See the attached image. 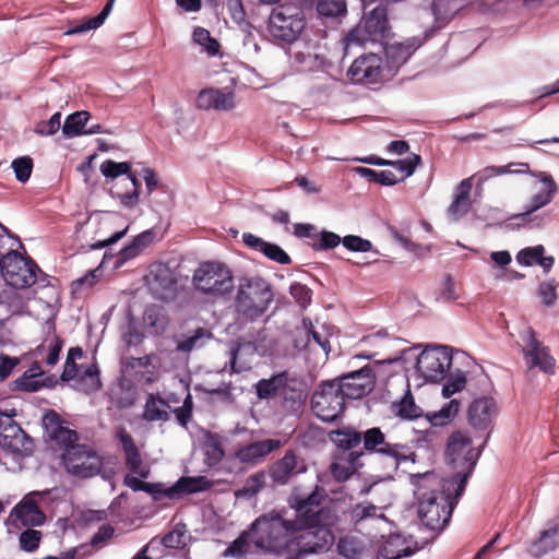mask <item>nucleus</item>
<instances>
[{
    "instance_id": "obj_1",
    "label": "nucleus",
    "mask_w": 559,
    "mask_h": 559,
    "mask_svg": "<svg viewBox=\"0 0 559 559\" xmlns=\"http://www.w3.org/2000/svg\"><path fill=\"white\" fill-rule=\"evenodd\" d=\"M418 501V516L431 531H441L451 519L461 495L454 492L449 479H440L435 473H416L409 476Z\"/></svg>"
},
{
    "instance_id": "obj_2",
    "label": "nucleus",
    "mask_w": 559,
    "mask_h": 559,
    "mask_svg": "<svg viewBox=\"0 0 559 559\" xmlns=\"http://www.w3.org/2000/svg\"><path fill=\"white\" fill-rule=\"evenodd\" d=\"M292 520L277 512L259 516L251 525V542L263 554L290 556Z\"/></svg>"
},
{
    "instance_id": "obj_3",
    "label": "nucleus",
    "mask_w": 559,
    "mask_h": 559,
    "mask_svg": "<svg viewBox=\"0 0 559 559\" xmlns=\"http://www.w3.org/2000/svg\"><path fill=\"white\" fill-rule=\"evenodd\" d=\"M483 447L484 442L475 447L472 437L466 431H455L449 437L445 454L449 464L456 472L448 479L451 486H455L456 495H462L465 490L466 480L480 456Z\"/></svg>"
},
{
    "instance_id": "obj_4",
    "label": "nucleus",
    "mask_w": 559,
    "mask_h": 559,
    "mask_svg": "<svg viewBox=\"0 0 559 559\" xmlns=\"http://www.w3.org/2000/svg\"><path fill=\"white\" fill-rule=\"evenodd\" d=\"M273 298V290L265 280L243 277L237 287L235 311L243 321L254 322L266 313Z\"/></svg>"
},
{
    "instance_id": "obj_5",
    "label": "nucleus",
    "mask_w": 559,
    "mask_h": 559,
    "mask_svg": "<svg viewBox=\"0 0 559 559\" xmlns=\"http://www.w3.org/2000/svg\"><path fill=\"white\" fill-rule=\"evenodd\" d=\"M334 523H312L302 519L292 520L290 556L297 559L302 554L320 552L333 542L329 530Z\"/></svg>"
},
{
    "instance_id": "obj_6",
    "label": "nucleus",
    "mask_w": 559,
    "mask_h": 559,
    "mask_svg": "<svg viewBox=\"0 0 559 559\" xmlns=\"http://www.w3.org/2000/svg\"><path fill=\"white\" fill-rule=\"evenodd\" d=\"M66 469L80 478H90L102 475L104 479H110L115 472L104 467L105 459L93 448L85 444H76L67 448L62 454Z\"/></svg>"
},
{
    "instance_id": "obj_7",
    "label": "nucleus",
    "mask_w": 559,
    "mask_h": 559,
    "mask_svg": "<svg viewBox=\"0 0 559 559\" xmlns=\"http://www.w3.org/2000/svg\"><path fill=\"white\" fill-rule=\"evenodd\" d=\"M192 280L199 292L213 297L229 296L234 289L233 272L221 262L201 263Z\"/></svg>"
},
{
    "instance_id": "obj_8",
    "label": "nucleus",
    "mask_w": 559,
    "mask_h": 559,
    "mask_svg": "<svg viewBox=\"0 0 559 559\" xmlns=\"http://www.w3.org/2000/svg\"><path fill=\"white\" fill-rule=\"evenodd\" d=\"M99 170L104 177L111 179L127 175V178L117 181L111 187L110 193L112 198L119 200L123 207L132 209L138 204L141 183L135 176L130 173L129 163L107 159L100 164Z\"/></svg>"
},
{
    "instance_id": "obj_9",
    "label": "nucleus",
    "mask_w": 559,
    "mask_h": 559,
    "mask_svg": "<svg viewBox=\"0 0 559 559\" xmlns=\"http://www.w3.org/2000/svg\"><path fill=\"white\" fill-rule=\"evenodd\" d=\"M325 490L316 486L309 493H301L295 489L289 497V506L296 511V519L311 521L312 523H334L336 515L322 507L326 499Z\"/></svg>"
},
{
    "instance_id": "obj_10",
    "label": "nucleus",
    "mask_w": 559,
    "mask_h": 559,
    "mask_svg": "<svg viewBox=\"0 0 559 559\" xmlns=\"http://www.w3.org/2000/svg\"><path fill=\"white\" fill-rule=\"evenodd\" d=\"M304 27L302 12L294 4L278 5L270 14L267 29L276 40L290 44L297 39Z\"/></svg>"
},
{
    "instance_id": "obj_11",
    "label": "nucleus",
    "mask_w": 559,
    "mask_h": 559,
    "mask_svg": "<svg viewBox=\"0 0 559 559\" xmlns=\"http://www.w3.org/2000/svg\"><path fill=\"white\" fill-rule=\"evenodd\" d=\"M82 356L83 350L80 347H71L68 350L61 380L66 382L74 381L76 389L85 393H92L102 386L99 370L95 364L78 366L75 360L82 358Z\"/></svg>"
},
{
    "instance_id": "obj_12",
    "label": "nucleus",
    "mask_w": 559,
    "mask_h": 559,
    "mask_svg": "<svg viewBox=\"0 0 559 559\" xmlns=\"http://www.w3.org/2000/svg\"><path fill=\"white\" fill-rule=\"evenodd\" d=\"M1 274L5 283L15 289H24L35 284L39 267L31 259L16 251L2 257Z\"/></svg>"
},
{
    "instance_id": "obj_13",
    "label": "nucleus",
    "mask_w": 559,
    "mask_h": 559,
    "mask_svg": "<svg viewBox=\"0 0 559 559\" xmlns=\"http://www.w3.org/2000/svg\"><path fill=\"white\" fill-rule=\"evenodd\" d=\"M388 29L386 10L378 5L372 9L361 22L344 38V49L353 45H364L383 37Z\"/></svg>"
},
{
    "instance_id": "obj_14",
    "label": "nucleus",
    "mask_w": 559,
    "mask_h": 559,
    "mask_svg": "<svg viewBox=\"0 0 559 559\" xmlns=\"http://www.w3.org/2000/svg\"><path fill=\"white\" fill-rule=\"evenodd\" d=\"M452 364V355L447 346L424 349L416 362L419 374L429 382H440L445 378Z\"/></svg>"
},
{
    "instance_id": "obj_15",
    "label": "nucleus",
    "mask_w": 559,
    "mask_h": 559,
    "mask_svg": "<svg viewBox=\"0 0 559 559\" xmlns=\"http://www.w3.org/2000/svg\"><path fill=\"white\" fill-rule=\"evenodd\" d=\"M332 381L320 384L312 394L311 409L322 421H333L343 412L345 401Z\"/></svg>"
},
{
    "instance_id": "obj_16",
    "label": "nucleus",
    "mask_w": 559,
    "mask_h": 559,
    "mask_svg": "<svg viewBox=\"0 0 559 559\" xmlns=\"http://www.w3.org/2000/svg\"><path fill=\"white\" fill-rule=\"evenodd\" d=\"M522 354L526 366L530 369L537 368L545 373H552L556 366L555 358L550 350L536 337L532 328L525 329L521 333Z\"/></svg>"
},
{
    "instance_id": "obj_17",
    "label": "nucleus",
    "mask_w": 559,
    "mask_h": 559,
    "mask_svg": "<svg viewBox=\"0 0 559 559\" xmlns=\"http://www.w3.org/2000/svg\"><path fill=\"white\" fill-rule=\"evenodd\" d=\"M340 394L346 399L357 400L370 393L374 385V374L370 367L347 373L340 379L332 380Z\"/></svg>"
},
{
    "instance_id": "obj_18",
    "label": "nucleus",
    "mask_w": 559,
    "mask_h": 559,
    "mask_svg": "<svg viewBox=\"0 0 559 559\" xmlns=\"http://www.w3.org/2000/svg\"><path fill=\"white\" fill-rule=\"evenodd\" d=\"M0 447L15 454L29 455L33 451V440L12 416L0 414Z\"/></svg>"
},
{
    "instance_id": "obj_19",
    "label": "nucleus",
    "mask_w": 559,
    "mask_h": 559,
    "mask_svg": "<svg viewBox=\"0 0 559 559\" xmlns=\"http://www.w3.org/2000/svg\"><path fill=\"white\" fill-rule=\"evenodd\" d=\"M373 546L376 548L374 559H400L423 548V545H419L412 536L402 534L382 536Z\"/></svg>"
},
{
    "instance_id": "obj_20",
    "label": "nucleus",
    "mask_w": 559,
    "mask_h": 559,
    "mask_svg": "<svg viewBox=\"0 0 559 559\" xmlns=\"http://www.w3.org/2000/svg\"><path fill=\"white\" fill-rule=\"evenodd\" d=\"M383 72L382 58L376 53H367L356 58L347 70L348 79L355 84H376Z\"/></svg>"
},
{
    "instance_id": "obj_21",
    "label": "nucleus",
    "mask_w": 559,
    "mask_h": 559,
    "mask_svg": "<svg viewBox=\"0 0 559 559\" xmlns=\"http://www.w3.org/2000/svg\"><path fill=\"white\" fill-rule=\"evenodd\" d=\"M116 438L119 441L126 467L132 474L141 478H147L150 476V466L144 463L132 436L124 427H119L116 431Z\"/></svg>"
},
{
    "instance_id": "obj_22",
    "label": "nucleus",
    "mask_w": 559,
    "mask_h": 559,
    "mask_svg": "<svg viewBox=\"0 0 559 559\" xmlns=\"http://www.w3.org/2000/svg\"><path fill=\"white\" fill-rule=\"evenodd\" d=\"M48 491H33L26 495L11 512V516L25 526H39L46 521V515L40 510L39 500L44 499Z\"/></svg>"
},
{
    "instance_id": "obj_23",
    "label": "nucleus",
    "mask_w": 559,
    "mask_h": 559,
    "mask_svg": "<svg viewBox=\"0 0 559 559\" xmlns=\"http://www.w3.org/2000/svg\"><path fill=\"white\" fill-rule=\"evenodd\" d=\"M151 292L158 299L168 298L175 290L176 278L171 269L162 263H154L150 266L148 274L145 276Z\"/></svg>"
},
{
    "instance_id": "obj_24",
    "label": "nucleus",
    "mask_w": 559,
    "mask_h": 559,
    "mask_svg": "<svg viewBox=\"0 0 559 559\" xmlns=\"http://www.w3.org/2000/svg\"><path fill=\"white\" fill-rule=\"evenodd\" d=\"M282 445L283 441L276 438L255 440L239 448L235 456L241 464L257 465Z\"/></svg>"
},
{
    "instance_id": "obj_25",
    "label": "nucleus",
    "mask_w": 559,
    "mask_h": 559,
    "mask_svg": "<svg viewBox=\"0 0 559 559\" xmlns=\"http://www.w3.org/2000/svg\"><path fill=\"white\" fill-rule=\"evenodd\" d=\"M371 453L380 454L392 471H396L402 464L416 462V454L412 448L405 443L392 442L384 437L382 442Z\"/></svg>"
},
{
    "instance_id": "obj_26",
    "label": "nucleus",
    "mask_w": 559,
    "mask_h": 559,
    "mask_svg": "<svg viewBox=\"0 0 559 559\" xmlns=\"http://www.w3.org/2000/svg\"><path fill=\"white\" fill-rule=\"evenodd\" d=\"M235 106V93L227 88H204L197 97V107L203 110L228 111Z\"/></svg>"
},
{
    "instance_id": "obj_27",
    "label": "nucleus",
    "mask_w": 559,
    "mask_h": 559,
    "mask_svg": "<svg viewBox=\"0 0 559 559\" xmlns=\"http://www.w3.org/2000/svg\"><path fill=\"white\" fill-rule=\"evenodd\" d=\"M306 467L299 466L298 459L294 451H286L284 456L275 461L269 469V475L275 485H286L292 477L304 473Z\"/></svg>"
},
{
    "instance_id": "obj_28",
    "label": "nucleus",
    "mask_w": 559,
    "mask_h": 559,
    "mask_svg": "<svg viewBox=\"0 0 559 559\" xmlns=\"http://www.w3.org/2000/svg\"><path fill=\"white\" fill-rule=\"evenodd\" d=\"M532 176L535 178V181L532 183V189L535 190V193L530 204L533 205V210H539L552 201L558 187L554 178L546 173H533Z\"/></svg>"
},
{
    "instance_id": "obj_29",
    "label": "nucleus",
    "mask_w": 559,
    "mask_h": 559,
    "mask_svg": "<svg viewBox=\"0 0 559 559\" xmlns=\"http://www.w3.org/2000/svg\"><path fill=\"white\" fill-rule=\"evenodd\" d=\"M498 414V408L492 397L475 400L468 408V421L477 429H487Z\"/></svg>"
},
{
    "instance_id": "obj_30",
    "label": "nucleus",
    "mask_w": 559,
    "mask_h": 559,
    "mask_svg": "<svg viewBox=\"0 0 559 559\" xmlns=\"http://www.w3.org/2000/svg\"><path fill=\"white\" fill-rule=\"evenodd\" d=\"M361 455L362 452L359 451L336 452L330 465L332 477L338 483L349 479L360 466L359 459Z\"/></svg>"
},
{
    "instance_id": "obj_31",
    "label": "nucleus",
    "mask_w": 559,
    "mask_h": 559,
    "mask_svg": "<svg viewBox=\"0 0 559 559\" xmlns=\"http://www.w3.org/2000/svg\"><path fill=\"white\" fill-rule=\"evenodd\" d=\"M43 423L50 439L64 447V450L75 445L74 442L78 440L76 431L64 426L56 412L50 411L46 413Z\"/></svg>"
},
{
    "instance_id": "obj_32",
    "label": "nucleus",
    "mask_w": 559,
    "mask_h": 559,
    "mask_svg": "<svg viewBox=\"0 0 559 559\" xmlns=\"http://www.w3.org/2000/svg\"><path fill=\"white\" fill-rule=\"evenodd\" d=\"M338 552L346 559H374L373 544L364 537L346 536L337 545Z\"/></svg>"
},
{
    "instance_id": "obj_33",
    "label": "nucleus",
    "mask_w": 559,
    "mask_h": 559,
    "mask_svg": "<svg viewBox=\"0 0 559 559\" xmlns=\"http://www.w3.org/2000/svg\"><path fill=\"white\" fill-rule=\"evenodd\" d=\"M473 183L472 178H466L460 182L456 187V192L454 194L453 201L448 207V216L451 221H457L471 209V199L469 193L472 190Z\"/></svg>"
},
{
    "instance_id": "obj_34",
    "label": "nucleus",
    "mask_w": 559,
    "mask_h": 559,
    "mask_svg": "<svg viewBox=\"0 0 559 559\" xmlns=\"http://www.w3.org/2000/svg\"><path fill=\"white\" fill-rule=\"evenodd\" d=\"M258 347L251 342L239 341L230 349V367L233 372H242L251 369L252 358Z\"/></svg>"
},
{
    "instance_id": "obj_35",
    "label": "nucleus",
    "mask_w": 559,
    "mask_h": 559,
    "mask_svg": "<svg viewBox=\"0 0 559 559\" xmlns=\"http://www.w3.org/2000/svg\"><path fill=\"white\" fill-rule=\"evenodd\" d=\"M421 40L413 37L402 43H393L386 46L385 55L392 67H400L404 64L414 51L419 48Z\"/></svg>"
},
{
    "instance_id": "obj_36",
    "label": "nucleus",
    "mask_w": 559,
    "mask_h": 559,
    "mask_svg": "<svg viewBox=\"0 0 559 559\" xmlns=\"http://www.w3.org/2000/svg\"><path fill=\"white\" fill-rule=\"evenodd\" d=\"M212 483L203 476L198 477H181L178 481L167 490L165 495L169 498H177L183 493H193L210 489Z\"/></svg>"
},
{
    "instance_id": "obj_37",
    "label": "nucleus",
    "mask_w": 559,
    "mask_h": 559,
    "mask_svg": "<svg viewBox=\"0 0 559 559\" xmlns=\"http://www.w3.org/2000/svg\"><path fill=\"white\" fill-rule=\"evenodd\" d=\"M330 441L338 449L337 452H352L361 442V433L350 427H343L329 432Z\"/></svg>"
},
{
    "instance_id": "obj_38",
    "label": "nucleus",
    "mask_w": 559,
    "mask_h": 559,
    "mask_svg": "<svg viewBox=\"0 0 559 559\" xmlns=\"http://www.w3.org/2000/svg\"><path fill=\"white\" fill-rule=\"evenodd\" d=\"M544 252L545 248L542 245L527 247L519 251L516 254V261L525 266L538 264L545 272H548L552 267L555 259L552 257H544Z\"/></svg>"
},
{
    "instance_id": "obj_39",
    "label": "nucleus",
    "mask_w": 559,
    "mask_h": 559,
    "mask_svg": "<svg viewBox=\"0 0 559 559\" xmlns=\"http://www.w3.org/2000/svg\"><path fill=\"white\" fill-rule=\"evenodd\" d=\"M154 357L151 355H146L143 357H131L127 367L134 370V374L138 377L139 381H143L145 383L154 382L157 379L158 368L153 362Z\"/></svg>"
},
{
    "instance_id": "obj_40",
    "label": "nucleus",
    "mask_w": 559,
    "mask_h": 559,
    "mask_svg": "<svg viewBox=\"0 0 559 559\" xmlns=\"http://www.w3.org/2000/svg\"><path fill=\"white\" fill-rule=\"evenodd\" d=\"M287 372L277 373L270 379H261L255 383L257 396L261 400H267L280 396L281 391L286 384Z\"/></svg>"
},
{
    "instance_id": "obj_41",
    "label": "nucleus",
    "mask_w": 559,
    "mask_h": 559,
    "mask_svg": "<svg viewBox=\"0 0 559 559\" xmlns=\"http://www.w3.org/2000/svg\"><path fill=\"white\" fill-rule=\"evenodd\" d=\"M407 390L404 396L392 404V412L400 418L406 420L417 419L423 416V409L416 405L415 400L409 390V384H406Z\"/></svg>"
},
{
    "instance_id": "obj_42",
    "label": "nucleus",
    "mask_w": 559,
    "mask_h": 559,
    "mask_svg": "<svg viewBox=\"0 0 559 559\" xmlns=\"http://www.w3.org/2000/svg\"><path fill=\"white\" fill-rule=\"evenodd\" d=\"M170 406L160 397L150 394L146 399L143 418L147 421H167Z\"/></svg>"
},
{
    "instance_id": "obj_43",
    "label": "nucleus",
    "mask_w": 559,
    "mask_h": 559,
    "mask_svg": "<svg viewBox=\"0 0 559 559\" xmlns=\"http://www.w3.org/2000/svg\"><path fill=\"white\" fill-rule=\"evenodd\" d=\"M528 164L526 163H510L507 166H487L479 171H477L474 176H472V180H477V186H481L487 180H489L492 177L501 176L509 173H526L528 171Z\"/></svg>"
},
{
    "instance_id": "obj_44",
    "label": "nucleus",
    "mask_w": 559,
    "mask_h": 559,
    "mask_svg": "<svg viewBox=\"0 0 559 559\" xmlns=\"http://www.w3.org/2000/svg\"><path fill=\"white\" fill-rule=\"evenodd\" d=\"M559 545V522L542 532L537 542L532 545V555L539 557Z\"/></svg>"
},
{
    "instance_id": "obj_45",
    "label": "nucleus",
    "mask_w": 559,
    "mask_h": 559,
    "mask_svg": "<svg viewBox=\"0 0 559 559\" xmlns=\"http://www.w3.org/2000/svg\"><path fill=\"white\" fill-rule=\"evenodd\" d=\"M62 348V341L53 335L50 338L44 341V343L37 347L36 356L46 364L47 367H53L59 360V354Z\"/></svg>"
},
{
    "instance_id": "obj_46",
    "label": "nucleus",
    "mask_w": 559,
    "mask_h": 559,
    "mask_svg": "<svg viewBox=\"0 0 559 559\" xmlns=\"http://www.w3.org/2000/svg\"><path fill=\"white\" fill-rule=\"evenodd\" d=\"M205 463L209 466H215L221 463L225 456V451L222 445L221 438L212 432H206L204 436L203 447Z\"/></svg>"
},
{
    "instance_id": "obj_47",
    "label": "nucleus",
    "mask_w": 559,
    "mask_h": 559,
    "mask_svg": "<svg viewBox=\"0 0 559 559\" xmlns=\"http://www.w3.org/2000/svg\"><path fill=\"white\" fill-rule=\"evenodd\" d=\"M90 117V112L84 110L69 115L62 126V133L67 138H75L85 134V127Z\"/></svg>"
},
{
    "instance_id": "obj_48",
    "label": "nucleus",
    "mask_w": 559,
    "mask_h": 559,
    "mask_svg": "<svg viewBox=\"0 0 559 559\" xmlns=\"http://www.w3.org/2000/svg\"><path fill=\"white\" fill-rule=\"evenodd\" d=\"M265 483L266 473L264 471H259L247 477L242 487L235 491V497L237 499L252 498L264 488Z\"/></svg>"
},
{
    "instance_id": "obj_49",
    "label": "nucleus",
    "mask_w": 559,
    "mask_h": 559,
    "mask_svg": "<svg viewBox=\"0 0 559 559\" xmlns=\"http://www.w3.org/2000/svg\"><path fill=\"white\" fill-rule=\"evenodd\" d=\"M366 164H376V165H391L396 170L400 171L402 180L406 177H409L414 174L417 165L420 163V156L417 154H413L409 157H406L404 159H400L396 162H389V160H378L373 162L371 158L362 159Z\"/></svg>"
},
{
    "instance_id": "obj_50",
    "label": "nucleus",
    "mask_w": 559,
    "mask_h": 559,
    "mask_svg": "<svg viewBox=\"0 0 559 559\" xmlns=\"http://www.w3.org/2000/svg\"><path fill=\"white\" fill-rule=\"evenodd\" d=\"M114 2H115V0H108V2L105 4L103 10L99 12V14H97L96 16L88 19L86 22L67 31L66 35L83 34V33L90 32L92 29L98 28L100 25H103V23L105 22V20L111 12Z\"/></svg>"
},
{
    "instance_id": "obj_51",
    "label": "nucleus",
    "mask_w": 559,
    "mask_h": 559,
    "mask_svg": "<svg viewBox=\"0 0 559 559\" xmlns=\"http://www.w3.org/2000/svg\"><path fill=\"white\" fill-rule=\"evenodd\" d=\"M356 171L370 181H374L384 186H393L402 180V178L397 177L392 170L376 171L370 168L358 167Z\"/></svg>"
},
{
    "instance_id": "obj_52",
    "label": "nucleus",
    "mask_w": 559,
    "mask_h": 559,
    "mask_svg": "<svg viewBox=\"0 0 559 559\" xmlns=\"http://www.w3.org/2000/svg\"><path fill=\"white\" fill-rule=\"evenodd\" d=\"M379 509L372 503L369 502H362L357 503L355 507L352 508L349 516L350 521L355 524L368 520V519H374L378 518L380 520H384V515L382 513L378 514Z\"/></svg>"
},
{
    "instance_id": "obj_53",
    "label": "nucleus",
    "mask_w": 559,
    "mask_h": 559,
    "mask_svg": "<svg viewBox=\"0 0 559 559\" xmlns=\"http://www.w3.org/2000/svg\"><path fill=\"white\" fill-rule=\"evenodd\" d=\"M193 41L203 47L209 56H215L219 51V44L204 27H197L192 34Z\"/></svg>"
},
{
    "instance_id": "obj_54",
    "label": "nucleus",
    "mask_w": 559,
    "mask_h": 559,
    "mask_svg": "<svg viewBox=\"0 0 559 559\" xmlns=\"http://www.w3.org/2000/svg\"><path fill=\"white\" fill-rule=\"evenodd\" d=\"M280 397L285 402L292 403V406L301 404L305 400L304 390L300 388V383L295 379H289L286 374V384L284 390L281 391Z\"/></svg>"
},
{
    "instance_id": "obj_55",
    "label": "nucleus",
    "mask_w": 559,
    "mask_h": 559,
    "mask_svg": "<svg viewBox=\"0 0 559 559\" xmlns=\"http://www.w3.org/2000/svg\"><path fill=\"white\" fill-rule=\"evenodd\" d=\"M320 15L336 17L346 13L345 0H320L317 5Z\"/></svg>"
},
{
    "instance_id": "obj_56",
    "label": "nucleus",
    "mask_w": 559,
    "mask_h": 559,
    "mask_svg": "<svg viewBox=\"0 0 559 559\" xmlns=\"http://www.w3.org/2000/svg\"><path fill=\"white\" fill-rule=\"evenodd\" d=\"M211 337V333L205 332L202 329H199L194 332L193 335L187 337L181 341L177 345V349L179 352L190 353L193 349H199L204 346L205 341Z\"/></svg>"
},
{
    "instance_id": "obj_57",
    "label": "nucleus",
    "mask_w": 559,
    "mask_h": 559,
    "mask_svg": "<svg viewBox=\"0 0 559 559\" xmlns=\"http://www.w3.org/2000/svg\"><path fill=\"white\" fill-rule=\"evenodd\" d=\"M466 385V374L464 371L456 370L450 374L442 386V395L447 399L462 391Z\"/></svg>"
},
{
    "instance_id": "obj_58",
    "label": "nucleus",
    "mask_w": 559,
    "mask_h": 559,
    "mask_svg": "<svg viewBox=\"0 0 559 559\" xmlns=\"http://www.w3.org/2000/svg\"><path fill=\"white\" fill-rule=\"evenodd\" d=\"M537 211L530 204L525 212L514 215L513 219L519 226L540 227L545 223L546 215L538 214Z\"/></svg>"
},
{
    "instance_id": "obj_59",
    "label": "nucleus",
    "mask_w": 559,
    "mask_h": 559,
    "mask_svg": "<svg viewBox=\"0 0 559 559\" xmlns=\"http://www.w3.org/2000/svg\"><path fill=\"white\" fill-rule=\"evenodd\" d=\"M17 181L25 183L33 170V159L29 156L17 157L11 164Z\"/></svg>"
},
{
    "instance_id": "obj_60",
    "label": "nucleus",
    "mask_w": 559,
    "mask_h": 559,
    "mask_svg": "<svg viewBox=\"0 0 559 559\" xmlns=\"http://www.w3.org/2000/svg\"><path fill=\"white\" fill-rule=\"evenodd\" d=\"M460 408V403L457 400H451L448 404H445L438 413H435L430 417V421L435 426H441L450 421L457 414Z\"/></svg>"
},
{
    "instance_id": "obj_61",
    "label": "nucleus",
    "mask_w": 559,
    "mask_h": 559,
    "mask_svg": "<svg viewBox=\"0 0 559 559\" xmlns=\"http://www.w3.org/2000/svg\"><path fill=\"white\" fill-rule=\"evenodd\" d=\"M43 534L37 530H25L20 534L19 543L22 550L26 552H34L41 540Z\"/></svg>"
},
{
    "instance_id": "obj_62",
    "label": "nucleus",
    "mask_w": 559,
    "mask_h": 559,
    "mask_svg": "<svg viewBox=\"0 0 559 559\" xmlns=\"http://www.w3.org/2000/svg\"><path fill=\"white\" fill-rule=\"evenodd\" d=\"M251 539L250 532H245L238 536L225 550L226 557H240L249 551Z\"/></svg>"
},
{
    "instance_id": "obj_63",
    "label": "nucleus",
    "mask_w": 559,
    "mask_h": 559,
    "mask_svg": "<svg viewBox=\"0 0 559 559\" xmlns=\"http://www.w3.org/2000/svg\"><path fill=\"white\" fill-rule=\"evenodd\" d=\"M8 304L13 312H25L27 311V304L32 299V295L28 292H21L16 289L7 295Z\"/></svg>"
},
{
    "instance_id": "obj_64",
    "label": "nucleus",
    "mask_w": 559,
    "mask_h": 559,
    "mask_svg": "<svg viewBox=\"0 0 559 559\" xmlns=\"http://www.w3.org/2000/svg\"><path fill=\"white\" fill-rule=\"evenodd\" d=\"M384 433L380 430V428H370L367 429L361 435V441L364 442V449L371 453L374 449H378V445L382 442L384 438Z\"/></svg>"
}]
</instances>
